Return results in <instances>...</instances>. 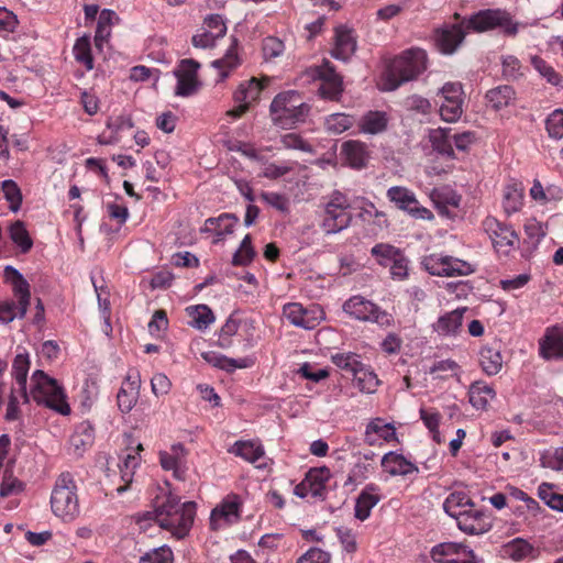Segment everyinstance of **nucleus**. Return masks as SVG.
<instances>
[{
  "mask_svg": "<svg viewBox=\"0 0 563 563\" xmlns=\"http://www.w3.org/2000/svg\"><path fill=\"white\" fill-rule=\"evenodd\" d=\"M521 24L503 9H484L473 13L460 23L445 25L435 31L434 41L443 54H452L463 43L468 32L484 33L499 30L506 36H516Z\"/></svg>",
  "mask_w": 563,
  "mask_h": 563,
  "instance_id": "nucleus-1",
  "label": "nucleus"
},
{
  "mask_svg": "<svg viewBox=\"0 0 563 563\" xmlns=\"http://www.w3.org/2000/svg\"><path fill=\"white\" fill-rule=\"evenodd\" d=\"M195 515L196 504L194 501L180 503L179 497L169 494L154 511L139 515L136 522L141 529H146L147 522L153 520L161 528L170 531L176 539H183L188 534Z\"/></svg>",
  "mask_w": 563,
  "mask_h": 563,
  "instance_id": "nucleus-2",
  "label": "nucleus"
},
{
  "mask_svg": "<svg viewBox=\"0 0 563 563\" xmlns=\"http://www.w3.org/2000/svg\"><path fill=\"white\" fill-rule=\"evenodd\" d=\"M427 68V54L421 48H410L395 57L383 75V90L393 91L417 78Z\"/></svg>",
  "mask_w": 563,
  "mask_h": 563,
  "instance_id": "nucleus-3",
  "label": "nucleus"
},
{
  "mask_svg": "<svg viewBox=\"0 0 563 563\" xmlns=\"http://www.w3.org/2000/svg\"><path fill=\"white\" fill-rule=\"evenodd\" d=\"M51 509L65 523L74 522L80 515L78 487L69 472L62 473L51 493Z\"/></svg>",
  "mask_w": 563,
  "mask_h": 563,
  "instance_id": "nucleus-4",
  "label": "nucleus"
},
{
  "mask_svg": "<svg viewBox=\"0 0 563 563\" xmlns=\"http://www.w3.org/2000/svg\"><path fill=\"white\" fill-rule=\"evenodd\" d=\"M4 278L12 286L13 300H0V323L8 324L14 319H23L31 302V286L13 266L4 267Z\"/></svg>",
  "mask_w": 563,
  "mask_h": 563,
  "instance_id": "nucleus-5",
  "label": "nucleus"
},
{
  "mask_svg": "<svg viewBox=\"0 0 563 563\" xmlns=\"http://www.w3.org/2000/svg\"><path fill=\"white\" fill-rule=\"evenodd\" d=\"M271 117L275 125L282 129H291L297 123L305 122L310 112V106L302 101L295 90L278 93L272 101Z\"/></svg>",
  "mask_w": 563,
  "mask_h": 563,
  "instance_id": "nucleus-6",
  "label": "nucleus"
},
{
  "mask_svg": "<svg viewBox=\"0 0 563 563\" xmlns=\"http://www.w3.org/2000/svg\"><path fill=\"white\" fill-rule=\"evenodd\" d=\"M32 384L31 397L36 404L44 405L62 415L70 412L64 390L56 379L48 377L43 371H35L32 375Z\"/></svg>",
  "mask_w": 563,
  "mask_h": 563,
  "instance_id": "nucleus-7",
  "label": "nucleus"
},
{
  "mask_svg": "<svg viewBox=\"0 0 563 563\" xmlns=\"http://www.w3.org/2000/svg\"><path fill=\"white\" fill-rule=\"evenodd\" d=\"M351 203L345 195L335 190L325 203L321 228L325 234H335L349 228L352 221Z\"/></svg>",
  "mask_w": 563,
  "mask_h": 563,
  "instance_id": "nucleus-8",
  "label": "nucleus"
},
{
  "mask_svg": "<svg viewBox=\"0 0 563 563\" xmlns=\"http://www.w3.org/2000/svg\"><path fill=\"white\" fill-rule=\"evenodd\" d=\"M343 310L356 320L375 322L382 328H389L394 324L390 313L380 310L377 305L362 296H353L346 300Z\"/></svg>",
  "mask_w": 563,
  "mask_h": 563,
  "instance_id": "nucleus-9",
  "label": "nucleus"
},
{
  "mask_svg": "<svg viewBox=\"0 0 563 563\" xmlns=\"http://www.w3.org/2000/svg\"><path fill=\"white\" fill-rule=\"evenodd\" d=\"M426 271L434 276H467L474 273L475 268L468 262L457 257L440 254H431L422 261Z\"/></svg>",
  "mask_w": 563,
  "mask_h": 563,
  "instance_id": "nucleus-10",
  "label": "nucleus"
},
{
  "mask_svg": "<svg viewBox=\"0 0 563 563\" xmlns=\"http://www.w3.org/2000/svg\"><path fill=\"white\" fill-rule=\"evenodd\" d=\"M483 228L489 235L495 250L500 254L508 255L519 243V236L511 225L494 217H487L483 221Z\"/></svg>",
  "mask_w": 563,
  "mask_h": 563,
  "instance_id": "nucleus-11",
  "label": "nucleus"
},
{
  "mask_svg": "<svg viewBox=\"0 0 563 563\" xmlns=\"http://www.w3.org/2000/svg\"><path fill=\"white\" fill-rule=\"evenodd\" d=\"M387 198L396 205V207L415 219L431 221L434 219L433 213L422 206L416 198V195L406 187L394 186L387 190Z\"/></svg>",
  "mask_w": 563,
  "mask_h": 563,
  "instance_id": "nucleus-12",
  "label": "nucleus"
},
{
  "mask_svg": "<svg viewBox=\"0 0 563 563\" xmlns=\"http://www.w3.org/2000/svg\"><path fill=\"white\" fill-rule=\"evenodd\" d=\"M309 77L319 79V93L322 98L329 100H338L342 92V79L335 73L334 67L324 62L322 65L310 68L308 70Z\"/></svg>",
  "mask_w": 563,
  "mask_h": 563,
  "instance_id": "nucleus-13",
  "label": "nucleus"
},
{
  "mask_svg": "<svg viewBox=\"0 0 563 563\" xmlns=\"http://www.w3.org/2000/svg\"><path fill=\"white\" fill-rule=\"evenodd\" d=\"M283 313L292 325L306 330L314 329L323 318V311L319 307L305 308L299 302L285 305Z\"/></svg>",
  "mask_w": 563,
  "mask_h": 563,
  "instance_id": "nucleus-14",
  "label": "nucleus"
},
{
  "mask_svg": "<svg viewBox=\"0 0 563 563\" xmlns=\"http://www.w3.org/2000/svg\"><path fill=\"white\" fill-rule=\"evenodd\" d=\"M441 93L443 101L440 106V115L446 122H455L462 115L463 90L460 82H448Z\"/></svg>",
  "mask_w": 563,
  "mask_h": 563,
  "instance_id": "nucleus-15",
  "label": "nucleus"
},
{
  "mask_svg": "<svg viewBox=\"0 0 563 563\" xmlns=\"http://www.w3.org/2000/svg\"><path fill=\"white\" fill-rule=\"evenodd\" d=\"M200 64L195 59H183L178 67L174 70L177 78L175 95L188 97L192 95L198 87L197 71Z\"/></svg>",
  "mask_w": 563,
  "mask_h": 563,
  "instance_id": "nucleus-16",
  "label": "nucleus"
},
{
  "mask_svg": "<svg viewBox=\"0 0 563 563\" xmlns=\"http://www.w3.org/2000/svg\"><path fill=\"white\" fill-rule=\"evenodd\" d=\"M539 355L545 360L563 358V328L559 325L550 327L544 335L539 340Z\"/></svg>",
  "mask_w": 563,
  "mask_h": 563,
  "instance_id": "nucleus-17",
  "label": "nucleus"
},
{
  "mask_svg": "<svg viewBox=\"0 0 563 563\" xmlns=\"http://www.w3.org/2000/svg\"><path fill=\"white\" fill-rule=\"evenodd\" d=\"M460 530L467 534H483L492 529L489 517L482 510L468 509L456 519Z\"/></svg>",
  "mask_w": 563,
  "mask_h": 563,
  "instance_id": "nucleus-18",
  "label": "nucleus"
},
{
  "mask_svg": "<svg viewBox=\"0 0 563 563\" xmlns=\"http://www.w3.org/2000/svg\"><path fill=\"white\" fill-rule=\"evenodd\" d=\"M240 517V501L236 495H230L219 504L210 515V527L212 530H218L221 527V521L232 522Z\"/></svg>",
  "mask_w": 563,
  "mask_h": 563,
  "instance_id": "nucleus-19",
  "label": "nucleus"
},
{
  "mask_svg": "<svg viewBox=\"0 0 563 563\" xmlns=\"http://www.w3.org/2000/svg\"><path fill=\"white\" fill-rule=\"evenodd\" d=\"M356 37L353 31L346 26H338L334 35V46L331 51L332 57L346 62L356 51Z\"/></svg>",
  "mask_w": 563,
  "mask_h": 563,
  "instance_id": "nucleus-20",
  "label": "nucleus"
},
{
  "mask_svg": "<svg viewBox=\"0 0 563 563\" xmlns=\"http://www.w3.org/2000/svg\"><path fill=\"white\" fill-rule=\"evenodd\" d=\"M186 454V449L181 443L173 444L170 452H159L161 465L165 471H173L175 478L184 479Z\"/></svg>",
  "mask_w": 563,
  "mask_h": 563,
  "instance_id": "nucleus-21",
  "label": "nucleus"
},
{
  "mask_svg": "<svg viewBox=\"0 0 563 563\" xmlns=\"http://www.w3.org/2000/svg\"><path fill=\"white\" fill-rule=\"evenodd\" d=\"M239 218L232 213H222L218 218H209L205 222L202 232H212L216 238L213 244H217L225 238V235L233 233V228L238 223Z\"/></svg>",
  "mask_w": 563,
  "mask_h": 563,
  "instance_id": "nucleus-22",
  "label": "nucleus"
},
{
  "mask_svg": "<svg viewBox=\"0 0 563 563\" xmlns=\"http://www.w3.org/2000/svg\"><path fill=\"white\" fill-rule=\"evenodd\" d=\"M341 154L344 156L345 162L355 169L365 167L369 158L367 145L357 140L344 142L341 147Z\"/></svg>",
  "mask_w": 563,
  "mask_h": 563,
  "instance_id": "nucleus-23",
  "label": "nucleus"
},
{
  "mask_svg": "<svg viewBox=\"0 0 563 563\" xmlns=\"http://www.w3.org/2000/svg\"><path fill=\"white\" fill-rule=\"evenodd\" d=\"M467 308H457L441 316L433 324V329L440 335H455L462 328L463 316Z\"/></svg>",
  "mask_w": 563,
  "mask_h": 563,
  "instance_id": "nucleus-24",
  "label": "nucleus"
},
{
  "mask_svg": "<svg viewBox=\"0 0 563 563\" xmlns=\"http://www.w3.org/2000/svg\"><path fill=\"white\" fill-rule=\"evenodd\" d=\"M389 118L384 111H368L358 122L360 132L376 135L387 130Z\"/></svg>",
  "mask_w": 563,
  "mask_h": 563,
  "instance_id": "nucleus-25",
  "label": "nucleus"
},
{
  "mask_svg": "<svg viewBox=\"0 0 563 563\" xmlns=\"http://www.w3.org/2000/svg\"><path fill=\"white\" fill-rule=\"evenodd\" d=\"M374 435L389 442L396 439V429L391 423L385 422L382 418H374L367 423L365 430V440L371 445L376 442Z\"/></svg>",
  "mask_w": 563,
  "mask_h": 563,
  "instance_id": "nucleus-26",
  "label": "nucleus"
},
{
  "mask_svg": "<svg viewBox=\"0 0 563 563\" xmlns=\"http://www.w3.org/2000/svg\"><path fill=\"white\" fill-rule=\"evenodd\" d=\"M382 466L390 475H409L418 472V467L411 462L407 461L402 455L389 452L382 459Z\"/></svg>",
  "mask_w": 563,
  "mask_h": 563,
  "instance_id": "nucleus-27",
  "label": "nucleus"
},
{
  "mask_svg": "<svg viewBox=\"0 0 563 563\" xmlns=\"http://www.w3.org/2000/svg\"><path fill=\"white\" fill-rule=\"evenodd\" d=\"M119 18L113 10L103 9L98 16L97 29L95 34V44L101 48L102 44L108 41L111 35V29Z\"/></svg>",
  "mask_w": 563,
  "mask_h": 563,
  "instance_id": "nucleus-28",
  "label": "nucleus"
},
{
  "mask_svg": "<svg viewBox=\"0 0 563 563\" xmlns=\"http://www.w3.org/2000/svg\"><path fill=\"white\" fill-rule=\"evenodd\" d=\"M430 199L434 203L435 208L444 213L448 206L457 208L461 202V196L456 194L455 190L448 186H443L440 188H433L430 191Z\"/></svg>",
  "mask_w": 563,
  "mask_h": 563,
  "instance_id": "nucleus-29",
  "label": "nucleus"
},
{
  "mask_svg": "<svg viewBox=\"0 0 563 563\" xmlns=\"http://www.w3.org/2000/svg\"><path fill=\"white\" fill-rule=\"evenodd\" d=\"M93 439V428L89 423L82 422L70 437V446L77 455H82L92 445Z\"/></svg>",
  "mask_w": 563,
  "mask_h": 563,
  "instance_id": "nucleus-30",
  "label": "nucleus"
},
{
  "mask_svg": "<svg viewBox=\"0 0 563 563\" xmlns=\"http://www.w3.org/2000/svg\"><path fill=\"white\" fill-rule=\"evenodd\" d=\"M466 507H474V503L464 492L451 493L443 503L444 511L455 520L467 510Z\"/></svg>",
  "mask_w": 563,
  "mask_h": 563,
  "instance_id": "nucleus-31",
  "label": "nucleus"
},
{
  "mask_svg": "<svg viewBox=\"0 0 563 563\" xmlns=\"http://www.w3.org/2000/svg\"><path fill=\"white\" fill-rule=\"evenodd\" d=\"M495 390L487 384L475 382L471 385L468 397L471 405L476 409H486L492 399L495 398Z\"/></svg>",
  "mask_w": 563,
  "mask_h": 563,
  "instance_id": "nucleus-32",
  "label": "nucleus"
},
{
  "mask_svg": "<svg viewBox=\"0 0 563 563\" xmlns=\"http://www.w3.org/2000/svg\"><path fill=\"white\" fill-rule=\"evenodd\" d=\"M305 479L312 497H323L325 484L330 479V471L327 467L311 468L307 472Z\"/></svg>",
  "mask_w": 563,
  "mask_h": 563,
  "instance_id": "nucleus-33",
  "label": "nucleus"
},
{
  "mask_svg": "<svg viewBox=\"0 0 563 563\" xmlns=\"http://www.w3.org/2000/svg\"><path fill=\"white\" fill-rule=\"evenodd\" d=\"M202 357L212 366L227 372H233L236 368H246L251 364L249 358H230L216 352L202 353Z\"/></svg>",
  "mask_w": 563,
  "mask_h": 563,
  "instance_id": "nucleus-34",
  "label": "nucleus"
},
{
  "mask_svg": "<svg viewBox=\"0 0 563 563\" xmlns=\"http://www.w3.org/2000/svg\"><path fill=\"white\" fill-rule=\"evenodd\" d=\"M186 313L191 319L189 324L198 330L207 329L216 319L207 305L189 306L186 308Z\"/></svg>",
  "mask_w": 563,
  "mask_h": 563,
  "instance_id": "nucleus-35",
  "label": "nucleus"
},
{
  "mask_svg": "<svg viewBox=\"0 0 563 563\" xmlns=\"http://www.w3.org/2000/svg\"><path fill=\"white\" fill-rule=\"evenodd\" d=\"M30 368V361L26 354H18L12 364V375L20 387L21 395L25 402L29 401L30 396L26 393V378Z\"/></svg>",
  "mask_w": 563,
  "mask_h": 563,
  "instance_id": "nucleus-36",
  "label": "nucleus"
},
{
  "mask_svg": "<svg viewBox=\"0 0 563 563\" xmlns=\"http://www.w3.org/2000/svg\"><path fill=\"white\" fill-rule=\"evenodd\" d=\"M264 88V85L256 78H251L249 81L242 82L234 92L235 102H244L249 107L255 102Z\"/></svg>",
  "mask_w": 563,
  "mask_h": 563,
  "instance_id": "nucleus-37",
  "label": "nucleus"
},
{
  "mask_svg": "<svg viewBox=\"0 0 563 563\" xmlns=\"http://www.w3.org/2000/svg\"><path fill=\"white\" fill-rule=\"evenodd\" d=\"M430 142L434 151H437L438 153L445 155L448 157L454 156L451 129L439 128L432 130L430 133Z\"/></svg>",
  "mask_w": 563,
  "mask_h": 563,
  "instance_id": "nucleus-38",
  "label": "nucleus"
},
{
  "mask_svg": "<svg viewBox=\"0 0 563 563\" xmlns=\"http://www.w3.org/2000/svg\"><path fill=\"white\" fill-rule=\"evenodd\" d=\"M229 452L250 463L257 462L264 455L263 446L253 441H236Z\"/></svg>",
  "mask_w": 563,
  "mask_h": 563,
  "instance_id": "nucleus-39",
  "label": "nucleus"
},
{
  "mask_svg": "<svg viewBox=\"0 0 563 563\" xmlns=\"http://www.w3.org/2000/svg\"><path fill=\"white\" fill-rule=\"evenodd\" d=\"M9 236L21 253H27L33 246V240L23 221L16 220L9 225Z\"/></svg>",
  "mask_w": 563,
  "mask_h": 563,
  "instance_id": "nucleus-40",
  "label": "nucleus"
},
{
  "mask_svg": "<svg viewBox=\"0 0 563 563\" xmlns=\"http://www.w3.org/2000/svg\"><path fill=\"white\" fill-rule=\"evenodd\" d=\"M481 365L488 375H496L503 367V357L498 350L485 346L479 352Z\"/></svg>",
  "mask_w": 563,
  "mask_h": 563,
  "instance_id": "nucleus-41",
  "label": "nucleus"
},
{
  "mask_svg": "<svg viewBox=\"0 0 563 563\" xmlns=\"http://www.w3.org/2000/svg\"><path fill=\"white\" fill-rule=\"evenodd\" d=\"M514 97L515 90L511 86L508 85L496 87L486 93L487 100L496 110L507 107Z\"/></svg>",
  "mask_w": 563,
  "mask_h": 563,
  "instance_id": "nucleus-42",
  "label": "nucleus"
},
{
  "mask_svg": "<svg viewBox=\"0 0 563 563\" xmlns=\"http://www.w3.org/2000/svg\"><path fill=\"white\" fill-rule=\"evenodd\" d=\"M214 68L219 69L221 79L229 76L230 70L234 69L239 65V57L236 54V41L227 51V54L219 59H216L211 64Z\"/></svg>",
  "mask_w": 563,
  "mask_h": 563,
  "instance_id": "nucleus-43",
  "label": "nucleus"
},
{
  "mask_svg": "<svg viewBox=\"0 0 563 563\" xmlns=\"http://www.w3.org/2000/svg\"><path fill=\"white\" fill-rule=\"evenodd\" d=\"M356 387L367 394H372L378 386V379L375 373L365 369L363 364L360 365L358 369L353 374Z\"/></svg>",
  "mask_w": 563,
  "mask_h": 563,
  "instance_id": "nucleus-44",
  "label": "nucleus"
},
{
  "mask_svg": "<svg viewBox=\"0 0 563 563\" xmlns=\"http://www.w3.org/2000/svg\"><path fill=\"white\" fill-rule=\"evenodd\" d=\"M379 497L368 493L367 490L362 492L355 504V517L364 521L369 515L371 510L378 504Z\"/></svg>",
  "mask_w": 563,
  "mask_h": 563,
  "instance_id": "nucleus-45",
  "label": "nucleus"
},
{
  "mask_svg": "<svg viewBox=\"0 0 563 563\" xmlns=\"http://www.w3.org/2000/svg\"><path fill=\"white\" fill-rule=\"evenodd\" d=\"M523 192L516 185H509L504 190L503 207L507 214L515 213L522 206Z\"/></svg>",
  "mask_w": 563,
  "mask_h": 563,
  "instance_id": "nucleus-46",
  "label": "nucleus"
},
{
  "mask_svg": "<svg viewBox=\"0 0 563 563\" xmlns=\"http://www.w3.org/2000/svg\"><path fill=\"white\" fill-rule=\"evenodd\" d=\"M464 545L453 542L440 543L432 548L431 558L434 562L445 563L446 560L454 556L455 554H463Z\"/></svg>",
  "mask_w": 563,
  "mask_h": 563,
  "instance_id": "nucleus-47",
  "label": "nucleus"
},
{
  "mask_svg": "<svg viewBox=\"0 0 563 563\" xmlns=\"http://www.w3.org/2000/svg\"><path fill=\"white\" fill-rule=\"evenodd\" d=\"M355 123L353 115L345 113H333L325 119V128L329 132L341 134L352 128Z\"/></svg>",
  "mask_w": 563,
  "mask_h": 563,
  "instance_id": "nucleus-48",
  "label": "nucleus"
},
{
  "mask_svg": "<svg viewBox=\"0 0 563 563\" xmlns=\"http://www.w3.org/2000/svg\"><path fill=\"white\" fill-rule=\"evenodd\" d=\"M74 55L76 60L84 64L88 70L93 68L89 35H84L76 41L74 45Z\"/></svg>",
  "mask_w": 563,
  "mask_h": 563,
  "instance_id": "nucleus-49",
  "label": "nucleus"
},
{
  "mask_svg": "<svg viewBox=\"0 0 563 563\" xmlns=\"http://www.w3.org/2000/svg\"><path fill=\"white\" fill-rule=\"evenodd\" d=\"M542 467L553 471H563V448H549L540 452Z\"/></svg>",
  "mask_w": 563,
  "mask_h": 563,
  "instance_id": "nucleus-50",
  "label": "nucleus"
},
{
  "mask_svg": "<svg viewBox=\"0 0 563 563\" xmlns=\"http://www.w3.org/2000/svg\"><path fill=\"white\" fill-rule=\"evenodd\" d=\"M533 548L523 539H515L504 547V552L514 561H521L531 555Z\"/></svg>",
  "mask_w": 563,
  "mask_h": 563,
  "instance_id": "nucleus-51",
  "label": "nucleus"
},
{
  "mask_svg": "<svg viewBox=\"0 0 563 563\" xmlns=\"http://www.w3.org/2000/svg\"><path fill=\"white\" fill-rule=\"evenodd\" d=\"M531 65L549 84L553 86L560 85L562 77L544 59L539 56H532Z\"/></svg>",
  "mask_w": 563,
  "mask_h": 563,
  "instance_id": "nucleus-52",
  "label": "nucleus"
},
{
  "mask_svg": "<svg viewBox=\"0 0 563 563\" xmlns=\"http://www.w3.org/2000/svg\"><path fill=\"white\" fill-rule=\"evenodd\" d=\"M1 191L5 200L10 202V209L18 211L22 203V194L16 183L11 179L3 180Z\"/></svg>",
  "mask_w": 563,
  "mask_h": 563,
  "instance_id": "nucleus-53",
  "label": "nucleus"
},
{
  "mask_svg": "<svg viewBox=\"0 0 563 563\" xmlns=\"http://www.w3.org/2000/svg\"><path fill=\"white\" fill-rule=\"evenodd\" d=\"M173 551L167 545H162L150 552L144 553L139 563H173Z\"/></svg>",
  "mask_w": 563,
  "mask_h": 563,
  "instance_id": "nucleus-54",
  "label": "nucleus"
},
{
  "mask_svg": "<svg viewBox=\"0 0 563 563\" xmlns=\"http://www.w3.org/2000/svg\"><path fill=\"white\" fill-rule=\"evenodd\" d=\"M545 128L551 139H563V110H554L545 121Z\"/></svg>",
  "mask_w": 563,
  "mask_h": 563,
  "instance_id": "nucleus-55",
  "label": "nucleus"
},
{
  "mask_svg": "<svg viewBox=\"0 0 563 563\" xmlns=\"http://www.w3.org/2000/svg\"><path fill=\"white\" fill-rule=\"evenodd\" d=\"M503 75L508 80H517L522 76L521 63L514 55L501 57Z\"/></svg>",
  "mask_w": 563,
  "mask_h": 563,
  "instance_id": "nucleus-56",
  "label": "nucleus"
},
{
  "mask_svg": "<svg viewBox=\"0 0 563 563\" xmlns=\"http://www.w3.org/2000/svg\"><path fill=\"white\" fill-rule=\"evenodd\" d=\"M139 394L122 386L117 395L118 407L123 413H128L135 406Z\"/></svg>",
  "mask_w": 563,
  "mask_h": 563,
  "instance_id": "nucleus-57",
  "label": "nucleus"
},
{
  "mask_svg": "<svg viewBox=\"0 0 563 563\" xmlns=\"http://www.w3.org/2000/svg\"><path fill=\"white\" fill-rule=\"evenodd\" d=\"M459 368L456 362L452 360H442L435 362L430 368V374H434L435 378L446 379L450 375L449 373L455 374Z\"/></svg>",
  "mask_w": 563,
  "mask_h": 563,
  "instance_id": "nucleus-58",
  "label": "nucleus"
},
{
  "mask_svg": "<svg viewBox=\"0 0 563 563\" xmlns=\"http://www.w3.org/2000/svg\"><path fill=\"white\" fill-rule=\"evenodd\" d=\"M372 255L379 258L382 265H388L389 262L399 253V250L389 244H376L372 251Z\"/></svg>",
  "mask_w": 563,
  "mask_h": 563,
  "instance_id": "nucleus-59",
  "label": "nucleus"
},
{
  "mask_svg": "<svg viewBox=\"0 0 563 563\" xmlns=\"http://www.w3.org/2000/svg\"><path fill=\"white\" fill-rule=\"evenodd\" d=\"M332 362L340 368L351 372L352 374L358 369L361 362L357 361L354 354L338 353L332 355Z\"/></svg>",
  "mask_w": 563,
  "mask_h": 563,
  "instance_id": "nucleus-60",
  "label": "nucleus"
},
{
  "mask_svg": "<svg viewBox=\"0 0 563 563\" xmlns=\"http://www.w3.org/2000/svg\"><path fill=\"white\" fill-rule=\"evenodd\" d=\"M203 29L212 31L217 37H223L227 33V25L220 14H211L205 19Z\"/></svg>",
  "mask_w": 563,
  "mask_h": 563,
  "instance_id": "nucleus-61",
  "label": "nucleus"
},
{
  "mask_svg": "<svg viewBox=\"0 0 563 563\" xmlns=\"http://www.w3.org/2000/svg\"><path fill=\"white\" fill-rule=\"evenodd\" d=\"M280 142L285 148L300 150L306 153H310L312 151L311 145L295 133L285 134L282 136Z\"/></svg>",
  "mask_w": 563,
  "mask_h": 563,
  "instance_id": "nucleus-62",
  "label": "nucleus"
},
{
  "mask_svg": "<svg viewBox=\"0 0 563 563\" xmlns=\"http://www.w3.org/2000/svg\"><path fill=\"white\" fill-rule=\"evenodd\" d=\"M330 561L331 556L328 552L311 548L297 560V563H330Z\"/></svg>",
  "mask_w": 563,
  "mask_h": 563,
  "instance_id": "nucleus-63",
  "label": "nucleus"
},
{
  "mask_svg": "<svg viewBox=\"0 0 563 563\" xmlns=\"http://www.w3.org/2000/svg\"><path fill=\"white\" fill-rule=\"evenodd\" d=\"M394 278L404 279L408 275V260L399 252L390 262Z\"/></svg>",
  "mask_w": 563,
  "mask_h": 563,
  "instance_id": "nucleus-64",
  "label": "nucleus"
}]
</instances>
